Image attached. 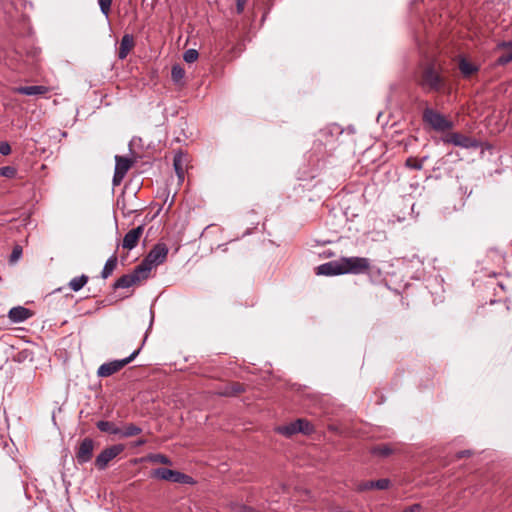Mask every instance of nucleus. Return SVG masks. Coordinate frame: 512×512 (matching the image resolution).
<instances>
[{
    "label": "nucleus",
    "instance_id": "f257e3e1",
    "mask_svg": "<svg viewBox=\"0 0 512 512\" xmlns=\"http://www.w3.org/2000/svg\"><path fill=\"white\" fill-rule=\"evenodd\" d=\"M371 261L366 257H342L317 267L318 275L363 274L370 269Z\"/></svg>",
    "mask_w": 512,
    "mask_h": 512
},
{
    "label": "nucleus",
    "instance_id": "f03ea898",
    "mask_svg": "<svg viewBox=\"0 0 512 512\" xmlns=\"http://www.w3.org/2000/svg\"><path fill=\"white\" fill-rule=\"evenodd\" d=\"M420 85L427 92H448L450 89L441 71L434 64L423 70Z\"/></svg>",
    "mask_w": 512,
    "mask_h": 512
},
{
    "label": "nucleus",
    "instance_id": "7ed1b4c3",
    "mask_svg": "<svg viewBox=\"0 0 512 512\" xmlns=\"http://www.w3.org/2000/svg\"><path fill=\"white\" fill-rule=\"evenodd\" d=\"M168 254V247L164 243H157L139 264V271H143L144 274L149 277L151 270L154 267L165 262Z\"/></svg>",
    "mask_w": 512,
    "mask_h": 512
},
{
    "label": "nucleus",
    "instance_id": "20e7f679",
    "mask_svg": "<svg viewBox=\"0 0 512 512\" xmlns=\"http://www.w3.org/2000/svg\"><path fill=\"white\" fill-rule=\"evenodd\" d=\"M140 349L141 348H138L124 359L113 360L110 362L103 363L102 365L99 366L97 370V376L104 378L117 373L137 357V355L140 353Z\"/></svg>",
    "mask_w": 512,
    "mask_h": 512
},
{
    "label": "nucleus",
    "instance_id": "39448f33",
    "mask_svg": "<svg viewBox=\"0 0 512 512\" xmlns=\"http://www.w3.org/2000/svg\"><path fill=\"white\" fill-rule=\"evenodd\" d=\"M151 476L156 479L165 480L173 483L192 484L193 479L189 475L182 472L168 469V468H157L151 473Z\"/></svg>",
    "mask_w": 512,
    "mask_h": 512
},
{
    "label": "nucleus",
    "instance_id": "423d86ee",
    "mask_svg": "<svg viewBox=\"0 0 512 512\" xmlns=\"http://www.w3.org/2000/svg\"><path fill=\"white\" fill-rule=\"evenodd\" d=\"M423 120L436 131L444 132L452 128V122L450 120L431 108L424 110Z\"/></svg>",
    "mask_w": 512,
    "mask_h": 512
},
{
    "label": "nucleus",
    "instance_id": "0eeeda50",
    "mask_svg": "<svg viewBox=\"0 0 512 512\" xmlns=\"http://www.w3.org/2000/svg\"><path fill=\"white\" fill-rule=\"evenodd\" d=\"M124 446L122 444L112 445L104 449L95 459V466L99 470H104L109 462L116 458L122 451Z\"/></svg>",
    "mask_w": 512,
    "mask_h": 512
},
{
    "label": "nucleus",
    "instance_id": "6e6552de",
    "mask_svg": "<svg viewBox=\"0 0 512 512\" xmlns=\"http://www.w3.org/2000/svg\"><path fill=\"white\" fill-rule=\"evenodd\" d=\"M147 275L144 274L143 271H139V266H137L134 271L130 274L122 275L114 284V289L119 288H129L134 284L147 279Z\"/></svg>",
    "mask_w": 512,
    "mask_h": 512
},
{
    "label": "nucleus",
    "instance_id": "1a4fd4ad",
    "mask_svg": "<svg viewBox=\"0 0 512 512\" xmlns=\"http://www.w3.org/2000/svg\"><path fill=\"white\" fill-rule=\"evenodd\" d=\"M94 441L91 438H84L79 444L75 458L78 464L83 465L92 459Z\"/></svg>",
    "mask_w": 512,
    "mask_h": 512
},
{
    "label": "nucleus",
    "instance_id": "9d476101",
    "mask_svg": "<svg viewBox=\"0 0 512 512\" xmlns=\"http://www.w3.org/2000/svg\"><path fill=\"white\" fill-rule=\"evenodd\" d=\"M144 227L142 225L128 231L122 241V247L127 250L135 248L142 236Z\"/></svg>",
    "mask_w": 512,
    "mask_h": 512
},
{
    "label": "nucleus",
    "instance_id": "9b49d317",
    "mask_svg": "<svg viewBox=\"0 0 512 512\" xmlns=\"http://www.w3.org/2000/svg\"><path fill=\"white\" fill-rule=\"evenodd\" d=\"M31 311L25 307L17 306L10 309L8 312L9 319L14 323H21L30 318Z\"/></svg>",
    "mask_w": 512,
    "mask_h": 512
},
{
    "label": "nucleus",
    "instance_id": "f8f14e48",
    "mask_svg": "<svg viewBox=\"0 0 512 512\" xmlns=\"http://www.w3.org/2000/svg\"><path fill=\"white\" fill-rule=\"evenodd\" d=\"M445 141L461 147L476 146V144L468 137L463 136L459 133H452L446 136Z\"/></svg>",
    "mask_w": 512,
    "mask_h": 512
},
{
    "label": "nucleus",
    "instance_id": "ddd939ff",
    "mask_svg": "<svg viewBox=\"0 0 512 512\" xmlns=\"http://www.w3.org/2000/svg\"><path fill=\"white\" fill-rule=\"evenodd\" d=\"M134 47V38L130 34H125L120 42L118 57L119 59H125L131 49Z\"/></svg>",
    "mask_w": 512,
    "mask_h": 512
},
{
    "label": "nucleus",
    "instance_id": "4468645a",
    "mask_svg": "<svg viewBox=\"0 0 512 512\" xmlns=\"http://www.w3.org/2000/svg\"><path fill=\"white\" fill-rule=\"evenodd\" d=\"M15 91L22 95L34 96L45 94L46 92H48V88L43 85L20 86L16 88Z\"/></svg>",
    "mask_w": 512,
    "mask_h": 512
},
{
    "label": "nucleus",
    "instance_id": "2eb2a0df",
    "mask_svg": "<svg viewBox=\"0 0 512 512\" xmlns=\"http://www.w3.org/2000/svg\"><path fill=\"white\" fill-rule=\"evenodd\" d=\"M502 49L501 55L497 59V63L500 65L508 64L512 61V41L502 42L499 45Z\"/></svg>",
    "mask_w": 512,
    "mask_h": 512
},
{
    "label": "nucleus",
    "instance_id": "dca6fc26",
    "mask_svg": "<svg viewBox=\"0 0 512 512\" xmlns=\"http://www.w3.org/2000/svg\"><path fill=\"white\" fill-rule=\"evenodd\" d=\"M173 165L175 172L177 174V177L179 179V182H182L184 180L185 175V157L182 153H177L174 156Z\"/></svg>",
    "mask_w": 512,
    "mask_h": 512
},
{
    "label": "nucleus",
    "instance_id": "f3484780",
    "mask_svg": "<svg viewBox=\"0 0 512 512\" xmlns=\"http://www.w3.org/2000/svg\"><path fill=\"white\" fill-rule=\"evenodd\" d=\"M96 427L101 431L113 435H119L120 428L116 426L113 422L100 420L96 423Z\"/></svg>",
    "mask_w": 512,
    "mask_h": 512
},
{
    "label": "nucleus",
    "instance_id": "a211bd4d",
    "mask_svg": "<svg viewBox=\"0 0 512 512\" xmlns=\"http://www.w3.org/2000/svg\"><path fill=\"white\" fill-rule=\"evenodd\" d=\"M141 432H142L141 427H139L133 423H129V424L124 425L123 428H120L119 436L121 438H129V437L139 435Z\"/></svg>",
    "mask_w": 512,
    "mask_h": 512
},
{
    "label": "nucleus",
    "instance_id": "6ab92c4d",
    "mask_svg": "<svg viewBox=\"0 0 512 512\" xmlns=\"http://www.w3.org/2000/svg\"><path fill=\"white\" fill-rule=\"evenodd\" d=\"M459 70L463 76L469 77L477 71V66L470 63L467 58L461 57L459 60Z\"/></svg>",
    "mask_w": 512,
    "mask_h": 512
},
{
    "label": "nucleus",
    "instance_id": "aec40b11",
    "mask_svg": "<svg viewBox=\"0 0 512 512\" xmlns=\"http://www.w3.org/2000/svg\"><path fill=\"white\" fill-rule=\"evenodd\" d=\"M115 170L126 174L132 166V160L124 156H115Z\"/></svg>",
    "mask_w": 512,
    "mask_h": 512
},
{
    "label": "nucleus",
    "instance_id": "412c9836",
    "mask_svg": "<svg viewBox=\"0 0 512 512\" xmlns=\"http://www.w3.org/2000/svg\"><path fill=\"white\" fill-rule=\"evenodd\" d=\"M245 388L243 384L234 382L228 384L221 392L220 394L223 396H236L242 392H244Z\"/></svg>",
    "mask_w": 512,
    "mask_h": 512
},
{
    "label": "nucleus",
    "instance_id": "4be33fe9",
    "mask_svg": "<svg viewBox=\"0 0 512 512\" xmlns=\"http://www.w3.org/2000/svg\"><path fill=\"white\" fill-rule=\"evenodd\" d=\"M117 266V257L112 255L105 263L103 270L101 272L102 278H108Z\"/></svg>",
    "mask_w": 512,
    "mask_h": 512
},
{
    "label": "nucleus",
    "instance_id": "5701e85b",
    "mask_svg": "<svg viewBox=\"0 0 512 512\" xmlns=\"http://www.w3.org/2000/svg\"><path fill=\"white\" fill-rule=\"evenodd\" d=\"M87 282H88V276L83 274L81 276L71 279L68 286L72 291L77 292V291L81 290L86 285Z\"/></svg>",
    "mask_w": 512,
    "mask_h": 512
},
{
    "label": "nucleus",
    "instance_id": "b1692460",
    "mask_svg": "<svg viewBox=\"0 0 512 512\" xmlns=\"http://www.w3.org/2000/svg\"><path fill=\"white\" fill-rule=\"evenodd\" d=\"M296 425L299 433L308 435L314 431L313 425L306 419H297Z\"/></svg>",
    "mask_w": 512,
    "mask_h": 512
},
{
    "label": "nucleus",
    "instance_id": "393cba45",
    "mask_svg": "<svg viewBox=\"0 0 512 512\" xmlns=\"http://www.w3.org/2000/svg\"><path fill=\"white\" fill-rule=\"evenodd\" d=\"M277 431L284 435V436H287V437H290L296 433H299L298 432V429H297V425H296V421L294 422H291L287 425H284V426H280L277 428Z\"/></svg>",
    "mask_w": 512,
    "mask_h": 512
},
{
    "label": "nucleus",
    "instance_id": "a878e982",
    "mask_svg": "<svg viewBox=\"0 0 512 512\" xmlns=\"http://www.w3.org/2000/svg\"><path fill=\"white\" fill-rule=\"evenodd\" d=\"M427 159V157H423L421 159L415 158V157H409L407 158L405 162V166L414 169V170H421L423 168L424 162Z\"/></svg>",
    "mask_w": 512,
    "mask_h": 512
},
{
    "label": "nucleus",
    "instance_id": "bb28decb",
    "mask_svg": "<svg viewBox=\"0 0 512 512\" xmlns=\"http://www.w3.org/2000/svg\"><path fill=\"white\" fill-rule=\"evenodd\" d=\"M185 76V70L180 65H174L171 69L172 80L179 84Z\"/></svg>",
    "mask_w": 512,
    "mask_h": 512
},
{
    "label": "nucleus",
    "instance_id": "cd10ccee",
    "mask_svg": "<svg viewBox=\"0 0 512 512\" xmlns=\"http://www.w3.org/2000/svg\"><path fill=\"white\" fill-rule=\"evenodd\" d=\"M148 460L152 463H160L164 465H172V461L169 457L164 454H151L148 456Z\"/></svg>",
    "mask_w": 512,
    "mask_h": 512
},
{
    "label": "nucleus",
    "instance_id": "c85d7f7f",
    "mask_svg": "<svg viewBox=\"0 0 512 512\" xmlns=\"http://www.w3.org/2000/svg\"><path fill=\"white\" fill-rule=\"evenodd\" d=\"M372 453L382 457H386L392 453V449L388 445H378L372 449Z\"/></svg>",
    "mask_w": 512,
    "mask_h": 512
},
{
    "label": "nucleus",
    "instance_id": "c756f323",
    "mask_svg": "<svg viewBox=\"0 0 512 512\" xmlns=\"http://www.w3.org/2000/svg\"><path fill=\"white\" fill-rule=\"evenodd\" d=\"M17 174V170L13 166H3L0 167V176L6 178H13Z\"/></svg>",
    "mask_w": 512,
    "mask_h": 512
},
{
    "label": "nucleus",
    "instance_id": "7c9ffc66",
    "mask_svg": "<svg viewBox=\"0 0 512 512\" xmlns=\"http://www.w3.org/2000/svg\"><path fill=\"white\" fill-rule=\"evenodd\" d=\"M199 53L195 49H188L183 54V59L187 63H193L198 59Z\"/></svg>",
    "mask_w": 512,
    "mask_h": 512
},
{
    "label": "nucleus",
    "instance_id": "2f4dec72",
    "mask_svg": "<svg viewBox=\"0 0 512 512\" xmlns=\"http://www.w3.org/2000/svg\"><path fill=\"white\" fill-rule=\"evenodd\" d=\"M98 4L100 7L101 12L108 17L110 12V7L112 4V0H98Z\"/></svg>",
    "mask_w": 512,
    "mask_h": 512
},
{
    "label": "nucleus",
    "instance_id": "473e14b6",
    "mask_svg": "<svg viewBox=\"0 0 512 512\" xmlns=\"http://www.w3.org/2000/svg\"><path fill=\"white\" fill-rule=\"evenodd\" d=\"M373 482V489H379V490H385L390 486V480L389 479H379Z\"/></svg>",
    "mask_w": 512,
    "mask_h": 512
},
{
    "label": "nucleus",
    "instance_id": "72a5a7b5",
    "mask_svg": "<svg viewBox=\"0 0 512 512\" xmlns=\"http://www.w3.org/2000/svg\"><path fill=\"white\" fill-rule=\"evenodd\" d=\"M21 255L22 248L20 246H15L10 256V262H16L17 260L20 259Z\"/></svg>",
    "mask_w": 512,
    "mask_h": 512
},
{
    "label": "nucleus",
    "instance_id": "f704fd0d",
    "mask_svg": "<svg viewBox=\"0 0 512 512\" xmlns=\"http://www.w3.org/2000/svg\"><path fill=\"white\" fill-rule=\"evenodd\" d=\"M125 175L126 174L114 170V175H113V180H112L113 181V185L114 186L120 185L121 182L123 181Z\"/></svg>",
    "mask_w": 512,
    "mask_h": 512
},
{
    "label": "nucleus",
    "instance_id": "c9c22d12",
    "mask_svg": "<svg viewBox=\"0 0 512 512\" xmlns=\"http://www.w3.org/2000/svg\"><path fill=\"white\" fill-rule=\"evenodd\" d=\"M11 153V146L8 142H0V154L7 156Z\"/></svg>",
    "mask_w": 512,
    "mask_h": 512
},
{
    "label": "nucleus",
    "instance_id": "e433bc0d",
    "mask_svg": "<svg viewBox=\"0 0 512 512\" xmlns=\"http://www.w3.org/2000/svg\"><path fill=\"white\" fill-rule=\"evenodd\" d=\"M373 482L372 481H365V482H361L360 484H358L357 486V490L362 492V491H366V490H370V489H373Z\"/></svg>",
    "mask_w": 512,
    "mask_h": 512
},
{
    "label": "nucleus",
    "instance_id": "4c0bfd02",
    "mask_svg": "<svg viewBox=\"0 0 512 512\" xmlns=\"http://www.w3.org/2000/svg\"><path fill=\"white\" fill-rule=\"evenodd\" d=\"M247 0H236V11L241 14L244 11Z\"/></svg>",
    "mask_w": 512,
    "mask_h": 512
},
{
    "label": "nucleus",
    "instance_id": "58836bf2",
    "mask_svg": "<svg viewBox=\"0 0 512 512\" xmlns=\"http://www.w3.org/2000/svg\"><path fill=\"white\" fill-rule=\"evenodd\" d=\"M421 506L419 504H413L403 512H420Z\"/></svg>",
    "mask_w": 512,
    "mask_h": 512
},
{
    "label": "nucleus",
    "instance_id": "ea45409f",
    "mask_svg": "<svg viewBox=\"0 0 512 512\" xmlns=\"http://www.w3.org/2000/svg\"><path fill=\"white\" fill-rule=\"evenodd\" d=\"M239 512H255V511L252 508H250V507L240 506L239 507Z\"/></svg>",
    "mask_w": 512,
    "mask_h": 512
},
{
    "label": "nucleus",
    "instance_id": "a19ab883",
    "mask_svg": "<svg viewBox=\"0 0 512 512\" xmlns=\"http://www.w3.org/2000/svg\"><path fill=\"white\" fill-rule=\"evenodd\" d=\"M468 454H469V451H461V452H459V453L457 454V456H458L459 458H461V457H464V456H466V455H468Z\"/></svg>",
    "mask_w": 512,
    "mask_h": 512
},
{
    "label": "nucleus",
    "instance_id": "79ce46f5",
    "mask_svg": "<svg viewBox=\"0 0 512 512\" xmlns=\"http://www.w3.org/2000/svg\"><path fill=\"white\" fill-rule=\"evenodd\" d=\"M146 443V440L145 439H139L137 442H136V445L137 446H142Z\"/></svg>",
    "mask_w": 512,
    "mask_h": 512
},
{
    "label": "nucleus",
    "instance_id": "37998d69",
    "mask_svg": "<svg viewBox=\"0 0 512 512\" xmlns=\"http://www.w3.org/2000/svg\"><path fill=\"white\" fill-rule=\"evenodd\" d=\"M481 147H482V152L484 151L485 148H490V146L484 142H482Z\"/></svg>",
    "mask_w": 512,
    "mask_h": 512
},
{
    "label": "nucleus",
    "instance_id": "c03bdc74",
    "mask_svg": "<svg viewBox=\"0 0 512 512\" xmlns=\"http://www.w3.org/2000/svg\"><path fill=\"white\" fill-rule=\"evenodd\" d=\"M153 318H154V315H153V313L151 312V323H150V325L152 324Z\"/></svg>",
    "mask_w": 512,
    "mask_h": 512
}]
</instances>
